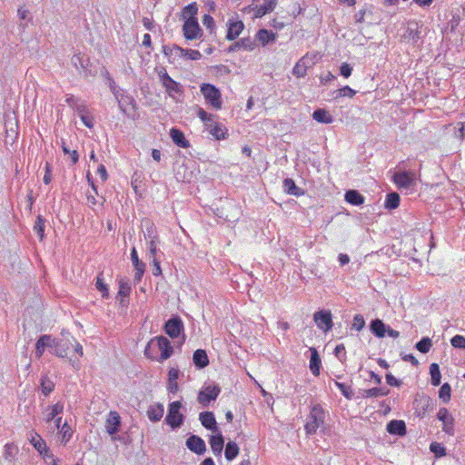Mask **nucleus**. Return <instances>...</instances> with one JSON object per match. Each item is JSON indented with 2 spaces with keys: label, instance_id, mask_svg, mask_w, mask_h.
<instances>
[{
  "label": "nucleus",
  "instance_id": "obj_23",
  "mask_svg": "<svg viewBox=\"0 0 465 465\" xmlns=\"http://www.w3.org/2000/svg\"><path fill=\"white\" fill-rule=\"evenodd\" d=\"M198 5L192 2L185 5L181 11V18L185 21L197 20Z\"/></svg>",
  "mask_w": 465,
  "mask_h": 465
},
{
  "label": "nucleus",
  "instance_id": "obj_32",
  "mask_svg": "<svg viewBox=\"0 0 465 465\" xmlns=\"http://www.w3.org/2000/svg\"><path fill=\"white\" fill-rule=\"evenodd\" d=\"M118 284H119V290H118L117 295L119 297H121L120 303L122 305H124L125 302H126L125 299L129 297L132 288H131L129 282L124 279L119 280Z\"/></svg>",
  "mask_w": 465,
  "mask_h": 465
},
{
  "label": "nucleus",
  "instance_id": "obj_47",
  "mask_svg": "<svg viewBox=\"0 0 465 465\" xmlns=\"http://www.w3.org/2000/svg\"><path fill=\"white\" fill-rule=\"evenodd\" d=\"M430 450L434 454L436 458H441L447 454L445 447L441 443L436 441L430 443Z\"/></svg>",
  "mask_w": 465,
  "mask_h": 465
},
{
  "label": "nucleus",
  "instance_id": "obj_30",
  "mask_svg": "<svg viewBox=\"0 0 465 465\" xmlns=\"http://www.w3.org/2000/svg\"><path fill=\"white\" fill-rule=\"evenodd\" d=\"M64 403L58 401L55 404L49 406L46 410V414L45 417V422L49 423L53 420L56 419L59 414L64 411Z\"/></svg>",
  "mask_w": 465,
  "mask_h": 465
},
{
  "label": "nucleus",
  "instance_id": "obj_63",
  "mask_svg": "<svg viewBox=\"0 0 465 465\" xmlns=\"http://www.w3.org/2000/svg\"><path fill=\"white\" fill-rule=\"evenodd\" d=\"M97 174L100 176L103 182H105L108 179L107 171L104 164H100L97 167Z\"/></svg>",
  "mask_w": 465,
  "mask_h": 465
},
{
  "label": "nucleus",
  "instance_id": "obj_7",
  "mask_svg": "<svg viewBox=\"0 0 465 465\" xmlns=\"http://www.w3.org/2000/svg\"><path fill=\"white\" fill-rule=\"evenodd\" d=\"M182 407V402L179 401H173L169 404L165 421L173 429L179 428L183 423L184 416L180 411Z\"/></svg>",
  "mask_w": 465,
  "mask_h": 465
},
{
  "label": "nucleus",
  "instance_id": "obj_60",
  "mask_svg": "<svg viewBox=\"0 0 465 465\" xmlns=\"http://www.w3.org/2000/svg\"><path fill=\"white\" fill-rule=\"evenodd\" d=\"M442 430L449 435L454 434L453 418L451 420L446 421V423H443Z\"/></svg>",
  "mask_w": 465,
  "mask_h": 465
},
{
  "label": "nucleus",
  "instance_id": "obj_34",
  "mask_svg": "<svg viewBox=\"0 0 465 465\" xmlns=\"http://www.w3.org/2000/svg\"><path fill=\"white\" fill-rule=\"evenodd\" d=\"M151 230L148 229V238L150 239L149 241V252H150V254L155 258V253H156V251H157V243L159 242V237H158V234L153 227V224H151Z\"/></svg>",
  "mask_w": 465,
  "mask_h": 465
},
{
  "label": "nucleus",
  "instance_id": "obj_4",
  "mask_svg": "<svg viewBox=\"0 0 465 465\" xmlns=\"http://www.w3.org/2000/svg\"><path fill=\"white\" fill-rule=\"evenodd\" d=\"M200 92L205 103L213 110L219 111L223 107L221 91L212 84L203 83L200 85Z\"/></svg>",
  "mask_w": 465,
  "mask_h": 465
},
{
  "label": "nucleus",
  "instance_id": "obj_42",
  "mask_svg": "<svg viewBox=\"0 0 465 465\" xmlns=\"http://www.w3.org/2000/svg\"><path fill=\"white\" fill-rule=\"evenodd\" d=\"M430 374L431 377V384L439 386L441 382V374L438 363H431L430 366Z\"/></svg>",
  "mask_w": 465,
  "mask_h": 465
},
{
  "label": "nucleus",
  "instance_id": "obj_44",
  "mask_svg": "<svg viewBox=\"0 0 465 465\" xmlns=\"http://www.w3.org/2000/svg\"><path fill=\"white\" fill-rule=\"evenodd\" d=\"M386 334L392 338H398L400 335L399 331L391 329L380 319V338L384 337Z\"/></svg>",
  "mask_w": 465,
  "mask_h": 465
},
{
  "label": "nucleus",
  "instance_id": "obj_52",
  "mask_svg": "<svg viewBox=\"0 0 465 465\" xmlns=\"http://www.w3.org/2000/svg\"><path fill=\"white\" fill-rule=\"evenodd\" d=\"M95 287L102 292L103 298H107L109 296L108 287L100 275L96 277Z\"/></svg>",
  "mask_w": 465,
  "mask_h": 465
},
{
  "label": "nucleus",
  "instance_id": "obj_11",
  "mask_svg": "<svg viewBox=\"0 0 465 465\" xmlns=\"http://www.w3.org/2000/svg\"><path fill=\"white\" fill-rule=\"evenodd\" d=\"M183 32L184 38L190 41L199 39L203 35V31L197 20L183 22Z\"/></svg>",
  "mask_w": 465,
  "mask_h": 465
},
{
  "label": "nucleus",
  "instance_id": "obj_28",
  "mask_svg": "<svg viewBox=\"0 0 465 465\" xmlns=\"http://www.w3.org/2000/svg\"><path fill=\"white\" fill-rule=\"evenodd\" d=\"M179 378V370L171 368L168 371V385L167 390L169 392L174 394L178 391L179 386L177 380Z\"/></svg>",
  "mask_w": 465,
  "mask_h": 465
},
{
  "label": "nucleus",
  "instance_id": "obj_54",
  "mask_svg": "<svg viewBox=\"0 0 465 465\" xmlns=\"http://www.w3.org/2000/svg\"><path fill=\"white\" fill-rule=\"evenodd\" d=\"M337 97H345V96H348V97H353L356 94V92L351 89L350 86L346 85V86H343L340 89H338L337 91Z\"/></svg>",
  "mask_w": 465,
  "mask_h": 465
},
{
  "label": "nucleus",
  "instance_id": "obj_18",
  "mask_svg": "<svg viewBox=\"0 0 465 465\" xmlns=\"http://www.w3.org/2000/svg\"><path fill=\"white\" fill-rule=\"evenodd\" d=\"M131 260L135 270L134 282H139L142 280V277L144 273L145 264L142 261H140L136 249L134 247L132 249L131 252Z\"/></svg>",
  "mask_w": 465,
  "mask_h": 465
},
{
  "label": "nucleus",
  "instance_id": "obj_5",
  "mask_svg": "<svg viewBox=\"0 0 465 465\" xmlns=\"http://www.w3.org/2000/svg\"><path fill=\"white\" fill-rule=\"evenodd\" d=\"M325 420V412L322 407L319 404L313 405L311 408L307 422L304 429L307 434H314L317 430L323 425Z\"/></svg>",
  "mask_w": 465,
  "mask_h": 465
},
{
  "label": "nucleus",
  "instance_id": "obj_31",
  "mask_svg": "<svg viewBox=\"0 0 465 465\" xmlns=\"http://www.w3.org/2000/svg\"><path fill=\"white\" fill-rule=\"evenodd\" d=\"M170 136L173 142L178 146L182 148H188L190 146L188 140H186L182 131L175 128H172L170 130Z\"/></svg>",
  "mask_w": 465,
  "mask_h": 465
},
{
  "label": "nucleus",
  "instance_id": "obj_16",
  "mask_svg": "<svg viewBox=\"0 0 465 465\" xmlns=\"http://www.w3.org/2000/svg\"><path fill=\"white\" fill-rule=\"evenodd\" d=\"M244 29V24L241 20L230 19L227 23L226 39L232 41L236 39Z\"/></svg>",
  "mask_w": 465,
  "mask_h": 465
},
{
  "label": "nucleus",
  "instance_id": "obj_62",
  "mask_svg": "<svg viewBox=\"0 0 465 465\" xmlns=\"http://www.w3.org/2000/svg\"><path fill=\"white\" fill-rule=\"evenodd\" d=\"M386 381L390 386H395L398 387L401 385V381L396 379L391 373H387L386 376Z\"/></svg>",
  "mask_w": 465,
  "mask_h": 465
},
{
  "label": "nucleus",
  "instance_id": "obj_37",
  "mask_svg": "<svg viewBox=\"0 0 465 465\" xmlns=\"http://www.w3.org/2000/svg\"><path fill=\"white\" fill-rule=\"evenodd\" d=\"M345 201L352 205H361L364 202V197L355 190H350L345 193Z\"/></svg>",
  "mask_w": 465,
  "mask_h": 465
},
{
  "label": "nucleus",
  "instance_id": "obj_2",
  "mask_svg": "<svg viewBox=\"0 0 465 465\" xmlns=\"http://www.w3.org/2000/svg\"><path fill=\"white\" fill-rule=\"evenodd\" d=\"M196 114L203 124L204 128L217 140H223L228 136L224 125L216 121V115L207 113L203 108L197 107Z\"/></svg>",
  "mask_w": 465,
  "mask_h": 465
},
{
  "label": "nucleus",
  "instance_id": "obj_45",
  "mask_svg": "<svg viewBox=\"0 0 465 465\" xmlns=\"http://www.w3.org/2000/svg\"><path fill=\"white\" fill-rule=\"evenodd\" d=\"M432 346V341L429 337H423L415 344V348L421 353H427Z\"/></svg>",
  "mask_w": 465,
  "mask_h": 465
},
{
  "label": "nucleus",
  "instance_id": "obj_41",
  "mask_svg": "<svg viewBox=\"0 0 465 465\" xmlns=\"http://www.w3.org/2000/svg\"><path fill=\"white\" fill-rule=\"evenodd\" d=\"M239 454V447L234 441H229L225 446L224 456L227 460H232Z\"/></svg>",
  "mask_w": 465,
  "mask_h": 465
},
{
  "label": "nucleus",
  "instance_id": "obj_51",
  "mask_svg": "<svg viewBox=\"0 0 465 465\" xmlns=\"http://www.w3.org/2000/svg\"><path fill=\"white\" fill-rule=\"evenodd\" d=\"M335 385L341 391V392L345 398L349 400L352 398L353 393L351 385L339 381H335Z\"/></svg>",
  "mask_w": 465,
  "mask_h": 465
},
{
  "label": "nucleus",
  "instance_id": "obj_10",
  "mask_svg": "<svg viewBox=\"0 0 465 465\" xmlns=\"http://www.w3.org/2000/svg\"><path fill=\"white\" fill-rule=\"evenodd\" d=\"M220 392L221 389L217 385L204 387L199 391L197 395V401L203 407H206L210 404L211 401L217 399Z\"/></svg>",
  "mask_w": 465,
  "mask_h": 465
},
{
  "label": "nucleus",
  "instance_id": "obj_43",
  "mask_svg": "<svg viewBox=\"0 0 465 465\" xmlns=\"http://www.w3.org/2000/svg\"><path fill=\"white\" fill-rule=\"evenodd\" d=\"M175 50L183 57L190 60H199L202 57L201 53L194 49H183L179 46H175Z\"/></svg>",
  "mask_w": 465,
  "mask_h": 465
},
{
  "label": "nucleus",
  "instance_id": "obj_36",
  "mask_svg": "<svg viewBox=\"0 0 465 465\" xmlns=\"http://www.w3.org/2000/svg\"><path fill=\"white\" fill-rule=\"evenodd\" d=\"M312 118L318 123L331 124L333 117L325 109H317L312 114Z\"/></svg>",
  "mask_w": 465,
  "mask_h": 465
},
{
  "label": "nucleus",
  "instance_id": "obj_13",
  "mask_svg": "<svg viewBox=\"0 0 465 465\" xmlns=\"http://www.w3.org/2000/svg\"><path fill=\"white\" fill-rule=\"evenodd\" d=\"M313 320L317 327L324 332L330 331L333 326L331 313L330 311H320L315 312Z\"/></svg>",
  "mask_w": 465,
  "mask_h": 465
},
{
  "label": "nucleus",
  "instance_id": "obj_8",
  "mask_svg": "<svg viewBox=\"0 0 465 465\" xmlns=\"http://www.w3.org/2000/svg\"><path fill=\"white\" fill-rule=\"evenodd\" d=\"M29 441L45 460H49L52 465H57V460L50 453L46 442L39 434L32 435Z\"/></svg>",
  "mask_w": 465,
  "mask_h": 465
},
{
  "label": "nucleus",
  "instance_id": "obj_38",
  "mask_svg": "<svg viewBox=\"0 0 465 465\" xmlns=\"http://www.w3.org/2000/svg\"><path fill=\"white\" fill-rule=\"evenodd\" d=\"M73 430L67 421H64L61 428L58 430V434L61 439V442L66 444L73 437Z\"/></svg>",
  "mask_w": 465,
  "mask_h": 465
},
{
  "label": "nucleus",
  "instance_id": "obj_27",
  "mask_svg": "<svg viewBox=\"0 0 465 465\" xmlns=\"http://www.w3.org/2000/svg\"><path fill=\"white\" fill-rule=\"evenodd\" d=\"M276 34L267 29H260L255 34V41L259 42L262 46H265L271 41L276 40Z\"/></svg>",
  "mask_w": 465,
  "mask_h": 465
},
{
  "label": "nucleus",
  "instance_id": "obj_61",
  "mask_svg": "<svg viewBox=\"0 0 465 465\" xmlns=\"http://www.w3.org/2000/svg\"><path fill=\"white\" fill-rule=\"evenodd\" d=\"M71 62L76 68L84 67L83 57L81 54H74L71 58Z\"/></svg>",
  "mask_w": 465,
  "mask_h": 465
},
{
  "label": "nucleus",
  "instance_id": "obj_50",
  "mask_svg": "<svg viewBox=\"0 0 465 465\" xmlns=\"http://www.w3.org/2000/svg\"><path fill=\"white\" fill-rule=\"evenodd\" d=\"M450 392L451 388L450 385L445 382L439 391V397L443 401V402L447 403L450 400Z\"/></svg>",
  "mask_w": 465,
  "mask_h": 465
},
{
  "label": "nucleus",
  "instance_id": "obj_49",
  "mask_svg": "<svg viewBox=\"0 0 465 465\" xmlns=\"http://www.w3.org/2000/svg\"><path fill=\"white\" fill-rule=\"evenodd\" d=\"M307 72V65L304 62V59H301L293 67L292 73L297 77H303Z\"/></svg>",
  "mask_w": 465,
  "mask_h": 465
},
{
  "label": "nucleus",
  "instance_id": "obj_9",
  "mask_svg": "<svg viewBox=\"0 0 465 465\" xmlns=\"http://www.w3.org/2000/svg\"><path fill=\"white\" fill-rule=\"evenodd\" d=\"M415 413L418 417L423 418L428 411L435 407V401L427 395H417L413 401Z\"/></svg>",
  "mask_w": 465,
  "mask_h": 465
},
{
  "label": "nucleus",
  "instance_id": "obj_35",
  "mask_svg": "<svg viewBox=\"0 0 465 465\" xmlns=\"http://www.w3.org/2000/svg\"><path fill=\"white\" fill-rule=\"evenodd\" d=\"M284 192L290 195L300 196L303 192L295 184V182L291 178L283 180Z\"/></svg>",
  "mask_w": 465,
  "mask_h": 465
},
{
  "label": "nucleus",
  "instance_id": "obj_46",
  "mask_svg": "<svg viewBox=\"0 0 465 465\" xmlns=\"http://www.w3.org/2000/svg\"><path fill=\"white\" fill-rule=\"evenodd\" d=\"M41 389H42V392L45 396H47L54 391V384L47 376H43L41 378Z\"/></svg>",
  "mask_w": 465,
  "mask_h": 465
},
{
  "label": "nucleus",
  "instance_id": "obj_1",
  "mask_svg": "<svg viewBox=\"0 0 465 465\" xmlns=\"http://www.w3.org/2000/svg\"><path fill=\"white\" fill-rule=\"evenodd\" d=\"M173 353V347L170 341L162 335L152 338L144 349V355L148 359L159 362L166 361Z\"/></svg>",
  "mask_w": 465,
  "mask_h": 465
},
{
  "label": "nucleus",
  "instance_id": "obj_48",
  "mask_svg": "<svg viewBox=\"0 0 465 465\" xmlns=\"http://www.w3.org/2000/svg\"><path fill=\"white\" fill-rule=\"evenodd\" d=\"M34 231L39 237L40 241H42L45 237V220L40 215L36 217Z\"/></svg>",
  "mask_w": 465,
  "mask_h": 465
},
{
  "label": "nucleus",
  "instance_id": "obj_21",
  "mask_svg": "<svg viewBox=\"0 0 465 465\" xmlns=\"http://www.w3.org/2000/svg\"><path fill=\"white\" fill-rule=\"evenodd\" d=\"M120 426V415L117 411H110L105 420V429L108 434L114 435L118 431Z\"/></svg>",
  "mask_w": 465,
  "mask_h": 465
},
{
  "label": "nucleus",
  "instance_id": "obj_64",
  "mask_svg": "<svg viewBox=\"0 0 465 465\" xmlns=\"http://www.w3.org/2000/svg\"><path fill=\"white\" fill-rule=\"evenodd\" d=\"M153 274L154 276L161 275L162 269H161L160 262L156 258H153Z\"/></svg>",
  "mask_w": 465,
  "mask_h": 465
},
{
  "label": "nucleus",
  "instance_id": "obj_25",
  "mask_svg": "<svg viewBox=\"0 0 465 465\" xmlns=\"http://www.w3.org/2000/svg\"><path fill=\"white\" fill-rule=\"evenodd\" d=\"M401 203V196L397 192H390L386 194L383 207L391 212L399 207Z\"/></svg>",
  "mask_w": 465,
  "mask_h": 465
},
{
  "label": "nucleus",
  "instance_id": "obj_58",
  "mask_svg": "<svg viewBox=\"0 0 465 465\" xmlns=\"http://www.w3.org/2000/svg\"><path fill=\"white\" fill-rule=\"evenodd\" d=\"M53 175H52V167L51 163L46 162L45 165V175H44V183L45 184H49L52 181Z\"/></svg>",
  "mask_w": 465,
  "mask_h": 465
},
{
  "label": "nucleus",
  "instance_id": "obj_39",
  "mask_svg": "<svg viewBox=\"0 0 465 465\" xmlns=\"http://www.w3.org/2000/svg\"><path fill=\"white\" fill-rule=\"evenodd\" d=\"M321 359L315 349L312 350V356L310 359V369L313 375L318 376L320 374Z\"/></svg>",
  "mask_w": 465,
  "mask_h": 465
},
{
  "label": "nucleus",
  "instance_id": "obj_17",
  "mask_svg": "<svg viewBox=\"0 0 465 465\" xmlns=\"http://www.w3.org/2000/svg\"><path fill=\"white\" fill-rule=\"evenodd\" d=\"M186 446L196 454H203L206 450L204 440L196 435H192L186 440Z\"/></svg>",
  "mask_w": 465,
  "mask_h": 465
},
{
  "label": "nucleus",
  "instance_id": "obj_15",
  "mask_svg": "<svg viewBox=\"0 0 465 465\" xmlns=\"http://www.w3.org/2000/svg\"><path fill=\"white\" fill-rule=\"evenodd\" d=\"M74 343L72 339L53 340L54 353L61 358L66 357Z\"/></svg>",
  "mask_w": 465,
  "mask_h": 465
},
{
  "label": "nucleus",
  "instance_id": "obj_55",
  "mask_svg": "<svg viewBox=\"0 0 465 465\" xmlns=\"http://www.w3.org/2000/svg\"><path fill=\"white\" fill-rule=\"evenodd\" d=\"M365 325V321L363 317L360 314H356L353 318V323L351 329L355 331H361Z\"/></svg>",
  "mask_w": 465,
  "mask_h": 465
},
{
  "label": "nucleus",
  "instance_id": "obj_26",
  "mask_svg": "<svg viewBox=\"0 0 465 465\" xmlns=\"http://www.w3.org/2000/svg\"><path fill=\"white\" fill-rule=\"evenodd\" d=\"M45 347H53V340L49 335H42L35 344V356L41 358L44 354Z\"/></svg>",
  "mask_w": 465,
  "mask_h": 465
},
{
  "label": "nucleus",
  "instance_id": "obj_56",
  "mask_svg": "<svg viewBox=\"0 0 465 465\" xmlns=\"http://www.w3.org/2000/svg\"><path fill=\"white\" fill-rule=\"evenodd\" d=\"M437 418L443 423H446V421L452 419V417L449 413V411L446 408H440L439 410Z\"/></svg>",
  "mask_w": 465,
  "mask_h": 465
},
{
  "label": "nucleus",
  "instance_id": "obj_24",
  "mask_svg": "<svg viewBox=\"0 0 465 465\" xmlns=\"http://www.w3.org/2000/svg\"><path fill=\"white\" fill-rule=\"evenodd\" d=\"M216 432L217 433L215 435L211 436L209 443L213 454L221 455L223 449L224 440L221 431L218 430Z\"/></svg>",
  "mask_w": 465,
  "mask_h": 465
},
{
  "label": "nucleus",
  "instance_id": "obj_12",
  "mask_svg": "<svg viewBox=\"0 0 465 465\" xmlns=\"http://www.w3.org/2000/svg\"><path fill=\"white\" fill-rule=\"evenodd\" d=\"M163 330L169 337L175 339L183 331V321L178 316L173 317L165 322Z\"/></svg>",
  "mask_w": 465,
  "mask_h": 465
},
{
  "label": "nucleus",
  "instance_id": "obj_14",
  "mask_svg": "<svg viewBox=\"0 0 465 465\" xmlns=\"http://www.w3.org/2000/svg\"><path fill=\"white\" fill-rule=\"evenodd\" d=\"M159 77L161 80L162 84L164 86L165 91L172 95L173 93H181V85L179 83L174 81L165 70H162L159 73Z\"/></svg>",
  "mask_w": 465,
  "mask_h": 465
},
{
  "label": "nucleus",
  "instance_id": "obj_6",
  "mask_svg": "<svg viewBox=\"0 0 465 465\" xmlns=\"http://www.w3.org/2000/svg\"><path fill=\"white\" fill-rule=\"evenodd\" d=\"M422 38V25L412 20L407 23L405 31L402 35V39L408 44L419 45Z\"/></svg>",
  "mask_w": 465,
  "mask_h": 465
},
{
  "label": "nucleus",
  "instance_id": "obj_53",
  "mask_svg": "<svg viewBox=\"0 0 465 465\" xmlns=\"http://www.w3.org/2000/svg\"><path fill=\"white\" fill-rule=\"evenodd\" d=\"M450 344L454 348L465 350V337L457 334L450 339Z\"/></svg>",
  "mask_w": 465,
  "mask_h": 465
},
{
  "label": "nucleus",
  "instance_id": "obj_57",
  "mask_svg": "<svg viewBox=\"0 0 465 465\" xmlns=\"http://www.w3.org/2000/svg\"><path fill=\"white\" fill-rule=\"evenodd\" d=\"M203 25L207 28L210 29L211 32L214 29V20L212 15L206 14L203 16L202 19Z\"/></svg>",
  "mask_w": 465,
  "mask_h": 465
},
{
  "label": "nucleus",
  "instance_id": "obj_59",
  "mask_svg": "<svg viewBox=\"0 0 465 465\" xmlns=\"http://www.w3.org/2000/svg\"><path fill=\"white\" fill-rule=\"evenodd\" d=\"M352 67L348 63H342L340 67V74L344 78H348L351 75Z\"/></svg>",
  "mask_w": 465,
  "mask_h": 465
},
{
  "label": "nucleus",
  "instance_id": "obj_22",
  "mask_svg": "<svg viewBox=\"0 0 465 465\" xmlns=\"http://www.w3.org/2000/svg\"><path fill=\"white\" fill-rule=\"evenodd\" d=\"M277 3L278 0H264L262 5H257L253 8L254 17L261 18L266 14L272 12L276 7Z\"/></svg>",
  "mask_w": 465,
  "mask_h": 465
},
{
  "label": "nucleus",
  "instance_id": "obj_29",
  "mask_svg": "<svg viewBox=\"0 0 465 465\" xmlns=\"http://www.w3.org/2000/svg\"><path fill=\"white\" fill-rule=\"evenodd\" d=\"M164 413L163 405L161 403H156L151 405L147 410V416L151 421H159Z\"/></svg>",
  "mask_w": 465,
  "mask_h": 465
},
{
  "label": "nucleus",
  "instance_id": "obj_3",
  "mask_svg": "<svg viewBox=\"0 0 465 465\" xmlns=\"http://www.w3.org/2000/svg\"><path fill=\"white\" fill-rule=\"evenodd\" d=\"M392 181L399 190L406 193L416 191L417 177L414 171H397L392 175Z\"/></svg>",
  "mask_w": 465,
  "mask_h": 465
},
{
  "label": "nucleus",
  "instance_id": "obj_20",
  "mask_svg": "<svg viewBox=\"0 0 465 465\" xmlns=\"http://www.w3.org/2000/svg\"><path fill=\"white\" fill-rule=\"evenodd\" d=\"M199 420L205 429L210 430L213 432L218 431L219 429L217 427V422L214 414L212 411L201 412Z\"/></svg>",
  "mask_w": 465,
  "mask_h": 465
},
{
  "label": "nucleus",
  "instance_id": "obj_33",
  "mask_svg": "<svg viewBox=\"0 0 465 465\" xmlns=\"http://www.w3.org/2000/svg\"><path fill=\"white\" fill-rule=\"evenodd\" d=\"M193 361L195 366L203 369L209 364V359L204 350L198 349L193 352Z\"/></svg>",
  "mask_w": 465,
  "mask_h": 465
},
{
  "label": "nucleus",
  "instance_id": "obj_19",
  "mask_svg": "<svg viewBox=\"0 0 465 465\" xmlns=\"http://www.w3.org/2000/svg\"><path fill=\"white\" fill-rule=\"evenodd\" d=\"M386 430L390 434L399 437H402L407 433L406 424L404 420H391L387 424Z\"/></svg>",
  "mask_w": 465,
  "mask_h": 465
},
{
  "label": "nucleus",
  "instance_id": "obj_40",
  "mask_svg": "<svg viewBox=\"0 0 465 465\" xmlns=\"http://www.w3.org/2000/svg\"><path fill=\"white\" fill-rule=\"evenodd\" d=\"M256 47L255 42L250 37H243L237 41L234 45V48L243 49L246 51H253Z\"/></svg>",
  "mask_w": 465,
  "mask_h": 465
}]
</instances>
